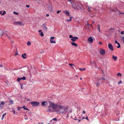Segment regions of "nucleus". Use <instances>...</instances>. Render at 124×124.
Instances as JSON below:
<instances>
[{
    "mask_svg": "<svg viewBox=\"0 0 124 124\" xmlns=\"http://www.w3.org/2000/svg\"><path fill=\"white\" fill-rule=\"evenodd\" d=\"M13 113L14 114H15V111L14 109L13 110Z\"/></svg>",
    "mask_w": 124,
    "mask_h": 124,
    "instance_id": "bf43d9fd",
    "label": "nucleus"
},
{
    "mask_svg": "<svg viewBox=\"0 0 124 124\" xmlns=\"http://www.w3.org/2000/svg\"><path fill=\"white\" fill-rule=\"evenodd\" d=\"M39 34L42 37L44 35V34L42 32H41Z\"/></svg>",
    "mask_w": 124,
    "mask_h": 124,
    "instance_id": "2f4dec72",
    "label": "nucleus"
},
{
    "mask_svg": "<svg viewBox=\"0 0 124 124\" xmlns=\"http://www.w3.org/2000/svg\"><path fill=\"white\" fill-rule=\"evenodd\" d=\"M61 11H60V10H58L57 11V14H58Z\"/></svg>",
    "mask_w": 124,
    "mask_h": 124,
    "instance_id": "3c124183",
    "label": "nucleus"
},
{
    "mask_svg": "<svg viewBox=\"0 0 124 124\" xmlns=\"http://www.w3.org/2000/svg\"><path fill=\"white\" fill-rule=\"evenodd\" d=\"M21 108V107H18L17 108V110H20V109Z\"/></svg>",
    "mask_w": 124,
    "mask_h": 124,
    "instance_id": "a18cd8bd",
    "label": "nucleus"
},
{
    "mask_svg": "<svg viewBox=\"0 0 124 124\" xmlns=\"http://www.w3.org/2000/svg\"><path fill=\"white\" fill-rule=\"evenodd\" d=\"M73 18V17H70V19H71L72 18Z\"/></svg>",
    "mask_w": 124,
    "mask_h": 124,
    "instance_id": "774afa93",
    "label": "nucleus"
},
{
    "mask_svg": "<svg viewBox=\"0 0 124 124\" xmlns=\"http://www.w3.org/2000/svg\"><path fill=\"white\" fill-rule=\"evenodd\" d=\"M2 11L0 12V14H1V15H4L5 14H6V12L5 11H3V13H2Z\"/></svg>",
    "mask_w": 124,
    "mask_h": 124,
    "instance_id": "6ab92c4d",
    "label": "nucleus"
},
{
    "mask_svg": "<svg viewBox=\"0 0 124 124\" xmlns=\"http://www.w3.org/2000/svg\"><path fill=\"white\" fill-rule=\"evenodd\" d=\"M72 5L74 8L78 10L81 9L82 7V5L80 3H73Z\"/></svg>",
    "mask_w": 124,
    "mask_h": 124,
    "instance_id": "7ed1b4c3",
    "label": "nucleus"
},
{
    "mask_svg": "<svg viewBox=\"0 0 124 124\" xmlns=\"http://www.w3.org/2000/svg\"><path fill=\"white\" fill-rule=\"evenodd\" d=\"M71 44L73 46H74L76 47H77L78 46L75 43L72 42L71 43Z\"/></svg>",
    "mask_w": 124,
    "mask_h": 124,
    "instance_id": "ddd939ff",
    "label": "nucleus"
},
{
    "mask_svg": "<svg viewBox=\"0 0 124 124\" xmlns=\"http://www.w3.org/2000/svg\"><path fill=\"white\" fill-rule=\"evenodd\" d=\"M20 86H21V89H23V85L22 84L20 83Z\"/></svg>",
    "mask_w": 124,
    "mask_h": 124,
    "instance_id": "72a5a7b5",
    "label": "nucleus"
},
{
    "mask_svg": "<svg viewBox=\"0 0 124 124\" xmlns=\"http://www.w3.org/2000/svg\"><path fill=\"white\" fill-rule=\"evenodd\" d=\"M42 27L45 31H46L47 30V28L46 26L44 24H43L42 26Z\"/></svg>",
    "mask_w": 124,
    "mask_h": 124,
    "instance_id": "4468645a",
    "label": "nucleus"
},
{
    "mask_svg": "<svg viewBox=\"0 0 124 124\" xmlns=\"http://www.w3.org/2000/svg\"><path fill=\"white\" fill-rule=\"evenodd\" d=\"M4 32L1 30H0V36H2Z\"/></svg>",
    "mask_w": 124,
    "mask_h": 124,
    "instance_id": "a211bd4d",
    "label": "nucleus"
},
{
    "mask_svg": "<svg viewBox=\"0 0 124 124\" xmlns=\"http://www.w3.org/2000/svg\"><path fill=\"white\" fill-rule=\"evenodd\" d=\"M100 79H98L95 82V83L96 84V85L97 86H100Z\"/></svg>",
    "mask_w": 124,
    "mask_h": 124,
    "instance_id": "6e6552de",
    "label": "nucleus"
},
{
    "mask_svg": "<svg viewBox=\"0 0 124 124\" xmlns=\"http://www.w3.org/2000/svg\"><path fill=\"white\" fill-rule=\"evenodd\" d=\"M120 14H124V13L123 12H120L119 13Z\"/></svg>",
    "mask_w": 124,
    "mask_h": 124,
    "instance_id": "6e6d98bb",
    "label": "nucleus"
},
{
    "mask_svg": "<svg viewBox=\"0 0 124 124\" xmlns=\"http://www.w3.org/2000/svg\"><path fill=\"white\" fill-rule=\"evenodd\" d=\"M121 40L124 43V37H122L121 38Z\"/></svg>",
    "mask_w": 124,
    "mask_h": 124,
    "instance_id": "b1692460",
    "label": "nucleus"
},
{
    "mask_svg": "<svg viewBox=\"0 0 124 124\" xmlns=\"http://www.w3.org/2000/svg\"><path fill=\"white\" fill-rule=\"evenodd\" d=\"M31 103L32 106L33 107L38 106L39 104V103L38 102L34 101L31 102Z\"/></svg>",
    "mask_w": 124,
    "mask_h": 124,
    "instance_id": "20e7f679",
    "label": "nucleus"
},
{
    "mask_svg": "<svg viewBox=\"0 0 124 124\" xmlns=\"http://www.w3.org/2000/svg\"><path fill=\"white\" fill-rule=\"evenodd\" d=\"M99 79H100V80H104L105 79V78H103L102 77H101L100 78H99Z\"/></svg>",
    "mask_w": 124,
    "mask_h": 124,
    "instance_id": "473e14b6",
    "label": "nucleus"
},
{
    "mask_svg": "<svg viewBox=\"0 0 124 124\" xmlns=\"http://www.w3.org/2000/svg\"><path fill=\"white\" fill-rule=\"evenodd\" d=\"M22 79L21 78H17V81L18 82L19 81Z\"/></svg>",
    "mask_w": 124,
    "mask_h": 124,
    "instance_id": "c85d7f7f",
    "label": "nucleus"
},
{
    "mask_svg": "<svg viewBox=\"0 0 124 124\" xmlns=\"http://www.w3.org/2000/svg\"><path fill=\"white\" fill-rule=\"evenodd\" d=\"M90 8H89V7H88V10L89 12H90L91 11Z\"/></svg>",
    "mask_w": 124,
    "mask_h": 124,
    "instance_id": "4c0bfd02",
    "label": "nucleus"
},
{
    "mask_svg": "<svg viewBox=\"0 0 124 124\" xmlns=\"http://www.w3.org/2000/svg\"><path fill=\"white\" fill-rule=\"evenodd\" d=\"M88 40L90 43H92L93 41V39L92 37H90L88 38Z\"/></svg>",
    "mask_w": 124,
    "mask_h": 124,
    "instance_id": "9b49d317",
    "label": "nucleus"
},
{
    "mask_svg": "<svg viewBox=\"0 0 124 124\" xmlns=\"http://www.w3.org/2000/svg\"><path fill=\"white\" fill-rule=\"evenodd\" d=\"M78 38L77 37H74L72 38L71 39V40L73 42H75L76 39H78Z\"/></svg>",
    "mask_w": 124,
    "mask_h": 124,
    "instance_id": "9d476101",
    "label": "nucleus"
},
{
    "mask_svg": "<svg viewBox=\"0 0 124 124\" xmlns=\"http://www.w3.org/2000/svg\"><path fill=\"white\" fill-rule=\"evenodd\" d=\"M57 119L56 118H55V121H57Z\"/></svg>",
    "mask_w": 124,
    "mask_h": 124,
    "instance_id": "e2e57ef3",
    "label": "nucleus"
},
{
    "mask_svg": "<svg viewBox=\"0 0 124 124\" xmlns=\"http://www.w3.org/2000/svg\"><path fill=\"white\" fill-rule=\"evenodd\" d=\"M17 54H18V53H15V55H17Z\"/></svg>",
    "mask_w": 124,
    "mask_h": 124,
    "instance_id": "0e129e2a",
    "label": "nucleus"
},
{
    "mask_svg": "<svg viewBox=\"0 0 124 124\" xmlns=\"http://www.w3.org/2000/svg\"><path fill=\"white\" fill-rule=\"evenodd\" d=\"M97 26L98 27V29H99V28H100V25H97Z\"/></svg>",
    "mask_w": 124,
    "mask_h": 124,
    "instance_id": "052dcab7",
    "label": "nucleus"
},
{
    "mask_svg": "<svg viewBox=\"0 0 124 124\" xmlns=\"http://www.w3.org/2000/svg\"><path fill=\"white\" fill-rule=\"evenodd\" d=\"M117 58V57L115 56L114 55H113L112 56V59H113L114 60V61H116Z\"/></svg>",
    "mask_w": 124,
    "mask_h": 124,
    "instance_id": "f3484780",
    "label": "nucleus"
},
{
    "mask_svg": "<svg viewBox=\"0 0 124 124\" xmlns=\"http://www.w3.org/2000/svg\"><path fill=\"white\" fill-rule=\"evenodd\" d=\"M122 83V82L121 81V80H120L119 81V82L118 83V85H119V84H121Z\"/></svg>",
    "mask_w": 124,
    "mask_h": 124,
    "instance_id": "a19ab883",
    "label": "nucleus"
},
{
    "mask_svg": "<svg viewBox=\"0 0 124 124\" xmlns=\"http://www.w3.org/2000/svg\"><path fill=\"white\" fill-rule=\"evenodd\" d=\"M98 29L99 30V32H100V28H99V29Z\"/></svg>",
    "mask_w": 124,
    "mask_h": 124,
    "instance_id": "69168bd1",
    "label": "nucleus"
},
{
    "mask_svg": "<svg viewBox=\"0 0 124 124\" xmlns=\"http://www.w3.org/2000/svg\"><path fill=\"white\" fill-rule=\"evenodd\" d=\"M95 63V62L94 61H91V62H90V64H91V66H92L93 65V64L94 63Z\"/></svg>",
    "mask_w": 124,
    "mask_h": 124,
    "instance_id": "5701e85b",
    "label": "nucleus"
},
{
    "mask_svg": "<svg viewBox=\"0 0 124 124\" xmlns=\"http://www.w3.org/2000/svg\"><path fill=\"white\" fill-rule=\"evenodd\" d=\"M9 105H11L13 104V101L12 100H11L9 101Z\"/></svg>",
    "mask_w": 124,
    "mask_h": 124,
    "instance_id": "aec40b11",
    "label": "nucleus"
},
{
    "mask_svg": "<svg viewBox=\"0 0 124 124\" xmlns=\"http://www.w3.org/2000/svg\"><path fill=\"white\" fill-rule=\"evenodd\" d=\"M69 65H70V67H71L73 69H74V68L72 66H73L74 65V64H70L69 63Z\"/></svg>",
    "mask_w": 124,
    "mask_h": 124,
    "instance_id": "393cba45",
    "label": "nucleus"
},
{
    "mask_svg": "<svg viewBox=\"0 0 124 124\" xmlns=\"http://www.w3.org/2000/svg\"><path fill=\"white\" fill-rule=\"evenodd\" d=\"M13 13L15 15H18V13L16 12H13Z\"/></svg>",
    "mask_w": 124,
    "mask_h": 124,
    "instance_id": "c9c22d12",
    "label": "nucleus"
},
{
    "mask_svg": "<svg viewBox=\"0 0 124 124\" xmlns=\"http://www.w3.org/2000/svg\"><path fill=\"white\" fill-rule=\"evenodd\" d=\"M84 118L86 119L87 120H89V119H88V117L87 116L85 118Z\"/></svg>",
    "mask_w": 124,
    "mask_h": 124,
    "instance_id": "603ef678",
    "label": "nucleus"
},
{
    "mask_svg": "<svg viewBox=\"0 0 124 124\" xmlns=\"http://www.w3.org/2000/svg\"><path fill=\"white\" fill-rule=\"evenodd\" d=\"M68 108L56 104H55V111L59 115L64 114L67 112Z\"/></svg>",
    "mask_w": 124,
    "mask_h": 124,
    "instance_id": "f257e3e1",
    "label": "nucleus"
},
{
    "mask_svg": "<svg viewBox=\"0 0 124 124\" xmlns=\"http://www.w3.org/2000/svg\"><path fill=\"white\" fill-rule=\"evenodd\" d=\"M69 117V115L68 114L67 115V116L66 117V118H68V117Z\"/></svg>",
    "mask_w": 124,
    "mask_h": 124,
    "instance_id": "c03bdc74",
    "label": "nucleus"
},
{
    "mask_svg": "<svg viewBox=\"0 0 124 124\" xmlns=\"http://www.w3.org/2000/svg\"><path fill=\"white\" fill-rule=\"evenodd\" d=\"M108 47L111 51H112L114 49L113 46L111 44H108Z\"/></svg>",
    "mask_w": 124,
    "mask_h": 124,
    "instance_id": "0eeeda50",
    "label": "nucleus"
},
{
    "mask_svg": "<svg viewBox=\"0 0 124 124\" xmlns=\"http://www.w3.org/2000/svg\"><path fill=\"white\" fill-rule=\"evenodd\" d=\"M67 21H68V22H69V21H71V19H69L68 20V19H67Z\"/></svg>",
    "mask_w": 124,
    "mask_h": 124,
    "instance_id": "37998d69",
    "label": "nucleus"
},
{
    "mask_svg": "<svg viewBox=\"0 0 124 124\" xmlns=\"http://www.w3.org/2000/svg\"><path fill=\"white\" fill-rule=\"evenodd\" d=\"M117 75L118 76H122L121 74L120 73H118L117 74Z\"/></svg>",
    "mask_w": 124,
    "mask_h": 124,
    "instance_id": "7c9ffc66",
    "label": "nucleus"
},
{
    "mask_svg": "<svg viewBox=\"0 0 124 124\" xmlns=\"http://www.w3.org/2000/svg\"><path fill=\"white\" fill-rule=\"evenodd\" d=\"M28 71L30 73H31L32 70H31V69H29L28 70Z\"/></svg>",
    "mask_w": 124,
    "mask_h": 124,
    "instance_id": "de8ad7c7",
    "label": "nucleus"
},
{
    "mask_svg": "<svg viewBox=\"0 0 124 124\" xmlns=\"http://www.w3.org/2000/svg\"><path fill=\"white\" fill-rule=\"evenodd\" d=\"M49 16V15L48 14H47L46 15V16L47 17Z\"/></svg>",
    "mask_w": 124,
    "mask_h": 124,
    "instance_id": "13d9d810",
    "label": "nucleus"
},
{
    "mask_svg": "<svg viewBox=\"0 0 124 124\" xmlns=\"http://www.w3.org/2000/svg\"><path fill=\"white\" fill-rule=\"evenodd\" d=\"M39 32H40V33H41V32H42V31L41 30H39V31H38Z\"/></svg>",
    "mask_w": 124,
    "mask_h": 124,
    "instance_id": "864d4df0",
    "label": "nucleus"
},
{
    "mask_svg": "<svg viewBox=\"0 0 124 124\" xmlns=\"http://www.w3.org/2000/svg\"><path fill=\"white\" fill-rule=\"evenodd\" d=\"M118 46H117V48H118L120 47L121 46L119 43H118Z\"/></svg>",
    "mask_w": 124,
    "mask_h": 124,
    "instance_id": "e433bc0d",
    "label": "nucleus"
},
{
    "mask_svg": "<svg viewBox=\"0 0 124 124\" xmlns=\"http://www.w3.org/2000/svg\"><path fill=\"white\" fill-rule=\"evenodd\" d=\"M14 24H15L19 25H24L22 23V22L21 21L16 22L14 23Z\"/></svg>",
    "mask_w": 124,
    "mask_h": 124,
    "instance_id": "39448f33",
    "label": "nucleus"
},
{
    "mask_svg": "<svg viewBox=\"0 0 124 124\" xmlns=\"http://www.w3.org/2000/svg\"><path fill=\"white\" fill-rule=\"evenodd\" d=\"M22 78V79L23 80H26V78L25 76H23L22 78Z\"/></svg>",
    "mask_w": 124,
    "mask_h": 124,
    "instance_id": "c756f323",
    "label": "nucleus"
},
{
    "mask_svg": "<svg viewBox=\"0 0 124 124\" xmlns=\"http://www.w3.org/2000/svg\"><path fill=\"white\" fill-rule=\"evenodd\" d=\"M6 113H4V114H3L2 115V116L1 118V119L2 120H3L4 119V117L5 115H6Z\"/></svg>",
    "mask_w": 124,
    "mask_h": 124,
    "instance_id": "bb28decb",
    "label": "nucleus"
},
{
    "mask_svg": "<svg viewBox=\"0 0 124 124\" xmlns=\"http://www.w3.org/2000/svg\"><path fill=\"white\" fill-rule=\"evenodd\" d=\"M105 50L103 49H101L100 51V53L102 55H104L105 54Z\"/></svg>",
    "mask_w": 124,
    "mask_h": 124,
    "instance_id": "423d86ee",
    "label": "nucleus"
},
{
    "mask_svg": "<svg viewBox=\"0 0 124 124\" xmlns=\"http://www.w3.org/2000/svg\"><path fill=\"white\" fill-rule=\"evenodd\" d=\"M69 38H73V36L71 35H70L69 36Z\"/></svg>",
    "mask_w": 124,
    "mask_h": 124,
    "instance_id": "ea45409f",
    "label": "nucleus"
},
{
    "mask_svg": "<svg viewBox=\"0 0 124 124\" xmlns=\"http://www.w3.org/2000/svg\"><path fill=\"white\" fill-rule=\"evenodd\" d=\"M4 102L3 101H1L0 103V107H1V105L2 106L3 105H4Z\"/></svg>",
    "mask_w": 124,
    "mask_h": 124,
    "instance_id": "412c9836",
    "label": "nucleus"
},
{
    "mask_svg": "<svg viewBox=\"0 0 124 124\" xmlns=\"http://www.w3.org/2000/svg\"><path fill=\"white\" fill-rule=\"evenodd\" d=\"M50 42L51 43H54V41L53 40H50Z\"/></svg>",
    "mask_w": 124,
    "mask_h": 124,
    "instance_id": "f704fd0d",
    "label": "nucleus"
},
{
    "mask_svg": "<svg viewBox=\"0 0 124 124\" xmlns=\"http://www.w3.org/2000/svg\"><path fill=\"white\" fill-rule=\"evenodd\" d=\"M31 43L30 42L28 41L27 42V44L28 46H30L31 45Z\"/></svg>",
    "mask_w": 124,
    "mask_h": 124,
    "instance_id": "cd10ccee",
    "label": "nucleus"
},
{
    "mask_svg": "<svg viewBox=\"0 0 124 124\" xmlns=\"http://www.w3.org/2000/svg\"><path fill=\"white\" fill-rule=\"evenodd\" d=\"M24 119L25 120H26V119H28L27 118H25Z\"/></svg>",
    "mask_w": 124,
    "mask_h": 124,
    "instance_id": "338daca9",
    "label": "nucleus"
},
{
    "mask_svg": "<svg viewBox=\"0 0 124 124\" xmlns=\"http://www.w3.org/2000/svg\"><path fill=\"white\" fill-rule=\"evenodd\" d=\"M26 6L27 8H29L30 7V6L29 5H26Z\"/></svg>",
    "mask_w": 124,
    "mask_h": 124,
    "instance_id": "5fc2aeb1",
    "label": "nucleus"
},
{
    "mask_svg": "<svg viewBox=\"0 0 124 124\" xmlns=\"http://www.w3.org/2000/svg\"><path fill=\"white\" fill-rule=\"evenodd\" d=\"M48 104H49L50 106L49 109L47 110V111L52 112L54 111V110L53 109H54V103L52 102V101H49L48 102L46 101H43L41 102V105L42 106H45L47 105Z\"/></svg>",
    "mask_w": 124,
    "mask_h": 124,
    "instance_id": "f03ea898",
    "label": "nucleus"
},
{
    "mask_svg": "<svg viewBox=\"0 0 124 124\" xmlns=\"http://www.w3.org/2000/svg\"><path fill=\"white\" fill-rule=\"evenodd\" d=\"M27 100L28 101H31V100L29 99H28Z\"/></svg>",
    "mask_w": 124,
    "mask_h": 124,
    "instance_id": "680f3d73",
    "label": "nucleus"
},
{
    "mask_svg": "<svg viewBox=\"0 0 124 124\" xmlns=\"http://www.w3.org/2000/svg\"><path fill=\"white\" fill-rule=\"evenodd\" d=\"M83 113L85 114V112L84 110L83 111Z\"/></svg>",
    "mask_w": 124,
    "mask_h": 124,
    "instance_id": "4d7b16f0",
    "label": "nucleus"
},
{
    "mask_svg": "<svg viewBox=\"0 0 124 124\" xmlns=\"http://www.w3.org/2000/svg\"><path fill=\"white\" fill-rule=\"evenodd\" d=\"M22 108H23L24 109L29 110V109L27 108H25V106H23L22 107Z\"/></svg>",
    "mask_w": 124,
    "mask_h": 124,
    "instance_id": "4be33fe9",
    "label": "nucleus"
},
{
    "mask_svg": "<svg viewBox=\"0 0 124 124\" xmlns=\"http://www.w3.org/2000/svg\"><path fill=\"white\" fill-rule=\"evenodd\" d=\"M72 0H68L70 2L72 5L73 3H72L71 2Z\"/></svg>",
    "mask_w": 124,
    "mask_h": 124,
    "instance_id": "79ce46f5",
    "label": "nucleus"
},
{
    "mask_svg": "<svg viewBox=\"0 0 124 124\" xmlns=\"http://www.w3.org/2000/svg\"><path fill=\"white\" fill-rule=\"evenodd\" d=\"M63 12L66 14L67 16H69L70 15V13L68 11L65 10Z\"/></svg>",
    "mask_w": 124,
    "mask_h": 124,
    "instance_id": "f8f14e48",
    "label": "nucleus"
},
{
    "mask_svg": "<svg viewBox=\"0 0 124 124\" xmlns=\"http://www.w3.org/2000/svg\"><path fill=\"white\" fill-rule=\"evenodd\" d=\"M124 33V32L123 31H122L121 32V33L122 34H123Z\"/></svg>",
    "mask_w": 124,
    "mask_h": 124,
    "instance_id": "49530a36",
    "label": "nucleus"
},
{
    "mask_svg": "<svg viewBox=\"0 0 124 124\" xmlns=\"http://www.w3.org/2000/svg\"><path fill=\"white\" fill-rule=\"evenodd\" d=\"M115 43L116 44H118V43H118L117 42V41L116 40H115Z\"/></svg>",
    "mask_w": 124,
    "mask_h": 124,
    "instance_id": "09e8293b",
    "label": "nucleus"
},
{
    "mask_svg": "<svg viewBox=\"0 0 124 124\" xmlns=\"http://www.w3.org/2000/svg\"><path fill=\"white\" fill-rule=\"evenodd\" d=\"M54 38V37H51L50 40H53Z\"/></svg>",
    "mask_w": 124,
    "mask_h": 124,
    "instance_id": "58836bf2",
    "label": "nucleus"
},
{
    "mask_svg": "<svg viewBox=\"0 0 124 124\" xmlns=\"http://www.w3.org/2000/svg\"><path fill=\"white\" fill-rule=\"evenodd\" d=\"M85 68H83V69H82L81 68H79V70L80 71H81L85 70Z\"/></svg>",
    "mask_w": 124,
    "mask_h": 124,
    "instance_id": "a878e982",
    "label": "nucleus"
},
{
    "mask_svg": "<svg viewBox=\"0 0 124 124\" xmlns=\"http://www.w3.org/2000/svg\"><path fill=\"white\" fill-rule=\"evenodd\" d=\"M26 53H24V54H22V57L24 59H26Z\"/></svg>",
    "mask_w": 124,
    "mask_h": 124,
    "instance_id": "2eb2a0df",
    "label": "nucleus"
},
{
    "mask_svg": "<svg viewBox=\"0 0 124 124\" xmlns=\"http://www.w3.org/2000/svg\"><path fill=\"white\" fill-rule=\"evenodd\" d=\"M4 66H3L2 65H0V70H3V69H4Z\"/></svg>",
    "mask_w": 124,
    "mask_h": 124,
    "instance_id": "dca6fc26",
    "label": "nucleus"
},
{
    "mask_svg": "<svg viewBox=\"0 0 124 124\" xmlns=\"http://www.w3.org/2000/svg\"><path fill=\"white\" fill-rule=\"evenodd\" d=\"M3 32V34L6 35V36L9 38V39L10 40V37H9L8 36V34H9V32L7 31H4Z\"/></svg>",
    "mask_w": 124,
    "mask_h": 124,
    "instance_id": "1a4fd4ad",
    "label": "nucleus"
},
{
    "mask_svg": "<svg viewBox=\"0 0 124 124\" xmlns=\"http://www.w3.org/2000/svg\"><path fill=\"white\" fill-rule=\"evenodd\" d=\"M99 44H100V45H102V42H101V41H99Z\"/></svg>",
    "mask_w": 124,
    "mask_h": 124,
    "instance_id": "8fccbe9b",
    "label": "nucleus"
}]
</instances>
